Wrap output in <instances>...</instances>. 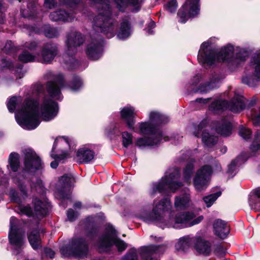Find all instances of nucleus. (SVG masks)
Returning <instances> with one entry per match:
<instances>
[{
    "label": "nucleus",
    "mask_w": 260,
    "mask_h": 260,
    "mask_svg": "<svg viewBox=\"0 0 260 260\" xmlns=\"http://www.w3.org/2000/svg\"><path fill=\"white\" fill-rule=\"evenodd\" d=\"M57 104L48 97H45L40 106L37 100L27 98L22 108L15 113L18 124L23 128L31 130L36 128L40 123V118L49 121L57 114Z\"/></svg>",
    "instance_id": "obj_1"
},
{
    "label": "nucleus",
    "mask_w": 260,
    "mask_h": 260,
    "mask_svg": "<svg viewBox=\"0 0 260 260\" xmlns=\"http://www.w3.org/2000/svg\"><path fill=\"white\" fill-rule=\"evenodd\" d=\"M249 55L248 51L239 46L229 44L216 53L211 46L209 41L202 43L199 50L198 59L203 66H210L216 62H226L238 64L245 61Z\"/></svg>",
    "instance_id": "obj_2"
},
{
    "label": "nucleus",
    "mask_w": 260,
    "mask_h": 260,
    "mask_svg": "<svg viewBox=\"0 0 260 260\" xmlns=\"http://www.w3.org/2000/svg\"><path fill=\"white\" fill-rule=\"evenodd\" d=\"M96 5L99 14L93 21V28L96 31L103 32L108 38L114 36L117 28V23L111 16V11L108 2L106 0H90Z\"/></svg>",
    "instance_id": "obj_3"
},
{
    "label": "nucleus",
    "mask_w": 260,
    "mask_h": 260,
    "mask_svg": "<svg viewBox=\"0 0 260 260\" xmlns=\"http://www.w3.org/2000/svg\"><path fill=\"white\" fill-rule=\"evenodd\" d=\"M180 176V171L177 168L169 169L166 175L159 181L152 183L149 190L151 196L157 192H161L167 189L175 192L183 184L178 181Z\"/></svg>",
    "instance_id": "obj_4"
},
{
    "label": "nucleus",
    "mask_w": 260,
    "mask_h": 260,
    "mask_svg": "<svg viewBox=\"0 0 260 260\" xmlns=\"http://www.w3.org/2000/svg\"><path fill=\"white\" fill-rule=\"evenodd\" d=\"M84 39L82 35L77 31H72L67 36L66 48L63 55V62L69 69L77 68L78 62L75 59L74 55L77 52V48L84 42Z\"/></svg>",
    "instance_id": "obj_5"
},
{
    "label": "nucleus",
    "mask_w": 260,
    "mask_h": 260,
    "mask_svg": "<svg viewBox=\"0 0 260 260\" xmlns=\"http://www.w3.org/2000/svg\"><path fill=\"white\" fill-rule=\"evenodd\" d=\"M171 208L172 204L170 199L166 198L155 204L152 213H149L146 210H143L139 217L147 223L159 221L164 218L166 213L171 209Z\"/></svg>",
    "instance_id": "obj_6"
},
{
    "label": "nucleus",
    "mask_w": 260,
    "mask_h": 260,
    "mask_svg": "<svg viewBox=\"0 0 260 260\" xmlns=\"http://www.w3.org/2000/svg\"><path fill=\"white\" fill-rule=\"evenodd\" d=\"M246 103L243 96L240 94L235 93L233 99L229 104L225 100H217L209 106V110L215 113L225 109H229L233 112L241 111L245 108Z\"/></svg>",
    "instance_id": "obj_7"
},
{
    "label": "nucleus",
    "mask_w": 260,
    "mask_h": 260,
    "mask_svg": "<svg viewBox=\"0 0 260 260\" xmlns=\"http://www.w3.org/2000/svg\"><path fill=\"white\" fill-rule=\"evenodd\" d=\"M75 180L72 174H65L58 180L55 196L61 200L63 204L66 200L71 199V191Z\"/></svg>",
    "instance_id": "obj_8"
},
{
    "label": "nucleus",
    "mask_w": 260,
    "mask_h": 260,
    "mask_svg": "<svg viewBox=\"0 0 260 260\" xmlns=\"http://www.w3.org/2000/svg\"><path fill=\"white\" fill-rule=\"evenodd\" d=\"M46 77L48 79H53L47 83V90L49 95L56 100L62 99L60 89L63 86V78L61 74L54 75L52 72L47 73Z\"/></svg>",
    "instance_id": "obj_9"
},
{
    "label": "nucleus",
    "mask_w": 260,
    "mask_h": 260,
    "mask_svg": "<svg viewBox=\"0 0 260 260\" xmlns=\"http://www.w3.org/2000/svg\"><path fill=\"white\" fill-rule=\"evenodd\" d=\"M34 212L32 211L30 206L19 205V210L21 213L27 215L28 217L36 216L38 218L45 216L48 210L49 204L46 202H44L38 199L34 200Z\"/></svg>",
    "instance_id": "obj_10"
},
{
    "label": "nucleus",
    "mask_w": 260,
    "mask_h": 260,
    "mask_svg": "<svg viewBox=\"0 0 260 260\" xmlns=\"http://www.w3.org/2000/svg\"><path fill=\"white\" fill-rule=\"evenodd\" d=\"M134 132L147 135L154 138H160L164 141L169 140L167 137L165 136L158 127L150 121L141 122L138 124V131L135 129Z\"/></svg>",
    "instance_id": "obj_11"
},
{
    "label": "nucleus",
    "mask_w": 260,
    "mask_h": 260,
    "mask_svg": "<svg viewBox=\"0 0 260 260\" xmlns=\"http://www.w3.org/2000/svg\"><path fill=\"white\" fill-rule=\"evenodd\" d=\"M207 121L204 120L197 126H194L192 134L196 137H201L203 143L208 147L213 146L217 142V138L207 132Z\"/></svg>",
    "instance_id": "obj_12"
},
{
    "label": "nucleus",
    "mask_w": 260,
    "mask_h": 260,
    "mask_svg": "<svg viewBox=\"0 0 260 260\" xmlns=\"http://www.w3.org/2000/svg\"><path fill=\"white\" fill-rule=\"evenodd\" d=\"M24 154V166L23 172L33 173L41 168V161L36 153L30 148L23 150Z\"/></svg>",
    "instance_id": "obj_13"
},
{
    "label": "nucleus",
    "mask_w": 260,
    "mask_h": 260,
    "mask_svg": "<svg viewBox=\"0 0 260 260\" xmlns=\"http://www.w3.org/2000/svg\"><path fill=\"white\" fill-rule=\"evenodd\" d=\"M199 11V0H187L178 13L180 21L185 23L188 19L197 16Z\"/></svg>",
    "instance_id": "obj_14"
},
{
    "label": "nucleus",
    "mask_w": 260,
    "mask_h": 260,
    "mask_svg": "<svg viewBox=\"0 0 260 260\" xmlns=\"http://www.w3.org/2000/svg\"><path fill=\"white\" fill-rule=\"evenodd\" d=\"M212 172L209 166H204L198 170L193 178V185L196 190L201 191L207 187Z\"/></svg>",
    "instance_id": "obj_15"
},
{
    "label": "nucleus",
    "mask_w": 260,
    "mask_h": 260,
    "mask_svg": "<svg viewBox=\"0 0 260 260\" xmlns=\"http://www.w3.org/2000/svg\"><path fill=\"white\" fill-rule=\"evenodd\" d=\"M8 240L9 244L15 247V249L20 252L25 243V229H9Z\"/></svg>",
    "instance_id": "obj_16"
},
{
    "label": "nucleus",
    "mask_w": 260,
    "mask_h": 260,
    "mask_svg": "<svg viewBox=\"0 0 260 260\" xmlns=\"http://www.w3.org/2000/svg\"><path fill=\"white\" fill-rule=\"evenodd\" d=\"M247 76L243 77L242 82L250 86H252V76L260 79V52L255 54L251 59L250 66L247 69Z\"/></svg>",
    "instance_id": "obj_17"
},
{
    "label": "nucleus",
    "mask_w": 260,
    "mask_h": 260,
    "mask_svg": "<svg viewBox=\"0 0 260 260\" xmlns=\"http://www.w3.org/2000/svg\"><path fill=\"white\" fill-rule=\"evenodd\" d=\"M13 181L21 191L22 198L19 197L18 193L14 190H12L10 191V196L12 201L17 203H20L22 202V199L26 196L27 189L25 184L26 179H24L22 175L19 174L13 177Z\"/></svg>",
    "instance_id": "obj_18"
},
{
    "label": "nucleus",
    "mask_w": 260,
    "mask_h": 260,
    "mask_svg": "<svg viewBox=\"0 0 260 260\" xmlns=\"http://www.w3.org/2000/svg\"><path fill=\"white\" fill-rule=\"evenodd\" d=\"M57 53V47L56 44L48 43L42 47L41 53H37L38 61L43 63H49Z\"/></svg>",
    "instance_id": "obj_19"
},
{
    "label": "nucleus",
    "mask_w": 260,
    "mask_h": 260,
    "mask_svg": "<svg viewBox=\"0 0 260 260\" xmlns=\"http://www.w3.org/2000/svg\"><path fill=\"white\" fill-rule=\"evenodd\" d=\"M86 52L91 59L95 60L100 58L103 53V40H92L87 46Z\"/></svg>",
    "instance_id": "obj_20"
},
{
    "label": "nucleus",
    "mask_w": 260,
    "mask_h": 260,
    "mask_svg": "<svg viewBox=\"0 0 260 260\" xmlns=\"http://www.w3.org/2000/svg\"><path fill=\"white\" fill-rule=\"evenodd\" d=\"M196 215L192 212H184L176 215L175 221L178 223L188 224L191 226L198 224L203 219V216L194 219Z\"/></svg>",
    "instance_id": "obj_21"
},
{
    "label": "nucleus",
    "mask_w": 260,
    "mask_h": 260,
    "mask_svg": "<svg viewBox=\"0 0 260 260\" xmlns=\"http://www.w3.org/2000/svg\"><path fill=\"white\" fill-rule=\"evenodd\" d=\"M193 247L199 253L206 256L211 252V243L199 235L193 237Z\"/></svg>",
    "instance_id": "obj_22"
},
{
    "label": "nucleus",
    "mask_w": 260,
    "mask_h": 260,
    "mask_svg": "<svg viewBox=\"0 0 260 260\" xmlns=\"http://www.w3.org/2000/svg\"><path fill=\"white\" fill-rule=\"evenodd\" d=\"M136 111L132 106H126L123 108L120 111L121 118L125 121L127 127L132 131H135V118Z\"/></svg>",
    "instance_id": "obj_23"
},
{
    "label": "nucleus",
    "mask_w": 260,
    "mask_h": 260,
    "mask_svg": "<svg viewBox=\"0 0 260 260\" xmlns=\"http://www.w3.org/2000/svg\"><path fill=\"white\" fill-rule=\"evenodd\" d=\"M72 244L73 247V254L81 256L85 255L88 251V244L85 239L79 237L73 240Z\"/></svg>",
    "instance_id": "obj_24"
},
{
    "label": "nucleus",
    "mask_w": 260,
    "mask_h": 260,
    "mask_svg": "<svg viewBox=\"0 0 260 260\" xmlns=\"http://www.w3.org/2000/svg\"><path fill=\"white\" fill-rule=\"evenodd\" d=\"M221 80V78L217 73L212 74L209 78V81L205 84H201L200 87L196 90L195 92H199L202 93H206L210 90L217 87L218 84Z\"/></svg>",
    "instance_id": "obj_25"
},
{
    "label": "nucleus",
    "mask_w": 260,
    "mask_h": 260,
    "mask_svg": "<svg viewBox=\"0 0 260 260\" xmlns=\"http://www.w3.org/2000/svg\"><path fill=\"white\" fill-rule=\"evenodd\" d=\"M76 157L79 163H88L94 158V152L88 146H84L78 150Z\"/></svg>",
    "instance_id": "obj_26"
},
{
    "label": "nucleus",
    "mask_w": 260,
    "mask_h": 260,
    "mask_svg": "<svg viewBox=\"0 0 260 260\" xmlns=\"http://www.w3.org/2000/svg\"><path fill=\"white\" fill-rule=\"evenodd\" d=\"M192 205L190 196L188 192L175 197L174 206L178 210H186Z\"/></svg>",
    "instance_id": "obj_27"
},
{
    "label": "nucleus",
    "mask_w": 260,
    "mask_h": 260,
    "mask_svg": "<svg viewBox=\"0 0 260 260\" xmlns=\"http://www.w3.org/2000/svg\"><path fill=\"white\" fill-rule=\"evenodd\" d=\"M50 19L54 21H72L74 19L75 16L73 13H67L66 11L59 10L50 13Z\"/></svg>",
    "instance_id": "obj_28"
},
{
    "label": "nucleus",
    "mask_w": 260,
    "mask_h": 260,
    "mask_svg": "<svg viewBox=\"0 0 260 260\" xmlns=\"http://www.w3.org/2000/svg\"><path fill=\"white\" fill-rule=\"evenodd\" d=\"M33 230L27 233V238L28 242L31 247L34 250H37L40 246L41 242V238L40 230L41 229H32ZM42 232H45L46 229H41Z\"/></svg>",
    "instance_id": "obj_29"
},
{
    "label": "nucleus",
    "mask_w": 260,
    "mask_h": 260,
    "mask_svg": "<svg viewBox=\"0 0 260 260\" xmlns=\"http://www.w3.org/2000/svg\"><path fill=\"white\" fill-rule=\"evenodd\" d=\"M164 141L160 138H154L151 137H139L135 141V145L139 148H143L146 146H157Z\"/></svg>",
    "instance_id": "obj_30"
},
{
    "label": "nucleus",
    "mask_w": 260,
    "mask_h": 260,
    "mask_svg": "<svg viewBox=\"0 0 260 260\" xmlns=\"http://www.w3.org/2000/svg\"><path fill=\"white\" fill-rule=\"evenodd\" d=\"M113 1L120 11H124L129 4L135 7L137 11L139 9L144 0H113Z\"/></svg>",
    "instance_id": "obj_31"
},
{
    "label": "nucleus",
    "mask_w": 260,
    "mask_h": 260,
    "mask_svg": "<svg viewBox=\"0 0 260 260\" xmlns=\"http://www.w3.org/2000/svg\"><path fill=\"white\" fill-rule=\"evenodd\" d=\"M192 245H193V237L186 236L181 238L175 247L177 251L186 252Z\"/></svg>",
    "instance_id": "obj_32"
},
{
    "label": "nucleus",
    "mask_w": 260,
    "mask_h": 260,
    "mask_svg": "<svg viewBox=\"0 0 260 260\" xmlns=\"http://www.w3.org/2000/svg\"><path fill=\"white\" fill-rule=\"evenodd\" d=\"M149 121L158 127L159 124H165L169 121V118L157 111H151L149 113Z\"/></svg>",
    "instance_id": "obj_33"
},
{
    "label": "nucleus",
    "mask_w": 260,
    "mask_h": 260,
    "mask_svg": "<svg viewBox=\"0 0 260 260\" xmlns=\"http://www.w3.org/2000/svg\"><path fill=\"white\" fill-rule=\"evenodd\" d=\"M143 248V252H149L151 254H163L167 248V244L160 245L151 244L148 246H143L141 247Z\"/></svg>",
    "instance_id": "obj_34"
},
{
    "label": "nucleus",
    "mask_w": 260,
    "mask_h": 260,
    "mask_svg": "<svg viewBox=\"0 0 260 260\" xmlns=\"http://www.w3.org/2000/svg\"><path fill=\"white\" fill-rule=\"evenodd\" d=\"M72 143L69 141L68 138L64 137H59L57 138L55 141L52 148V153L51 156L53 158L55 159H60L59 156L57 155L54 154L53 152L56 149V147L59 145L60 146H68L71 149Z\"/></svg>",
    "instance_id": "obj_35"
},
{
    "label": "nucleus",
    "mask_w": 260,
    "mask_h": 260,
    "mask_svg": "<svg viewBox=\"0 0 260 260\" xmlns=\"http://www.w3.org/2000/svg\"><path fill=\"white\" fill-rule=\"evenodd\" d=\"M131 26L127 20L121 22L119 30L117 33V37L119 39H125L129 37L131 34Z\"/></svg>",
    "instance_id": "obj_36"
},
{
    "label": "nucleus",
    "mask_w": 260,
    "mask_h": 260,
    "mask_svg": "<svg viewBox=\"0 0 260 260\" xmlns=\"http://www.w3.org/2000/svg\"><path fill=\"white\" fill-rule=\"evenodd\" d=\"M32 31L38 34L44 33L46 37L50 38L55 37L58 35V32L56 29L52 28L47 25L43 26L41 29L33 28Z\"/></svg>",
    "instance_id": "obj_37"
},
{
    "label": "nucleus",
    "mask_w": 260,
    "mask_h": 260,
    "mask_svg": "<svg viewBox=\"0 0 260 260\" xmlns=\"http://www.w3.org/2000/svg\"><path fill=\"white\" fill-rule=\"evenodd\" d=\"M19 154L16 152H12L9 155L8 167V168H10L14 172H17L19 168Z\"/></svg>",
    "instance_id": "obj_38"
},
{
    "label": "nucleus",
    "mask_w": 260,
    "mask_h": 260,
    "mask_svg": "<svg viewBox=\"0 0 260 260\" xmlns=\"http://www.w3.org/2000/svg\"><path fill=\"white\" fill-rule=\"evenodd\" d=\"M255 197H251L249 200V204L252 209L256 211L260 210V188L253 190Z\"/></svg>",
    "instance_id": "obj_39"
},
{
    "label": "nucleus",
    "mask_w": 260,
    "mask_h": 260,
    "mask_svg": "<svg viewBox=\"0 0 260 260\" xmlns=\"http://www.w3.org/2000/svg\"><path fill=\"white\" fill-rule=\"evenodd\" d=\"M115 239L109 234L103 235L100 240V247L110 248L114 244Z\"/></svg>",
    "instance_id": "obj_40"
},
{
    "label": "nucleus",
    "mask_w": 260,
    "mask_h": 260,
    "mask_svg": "<svg viewBox=\"0 0 260 260\" xmlns=\"http://www.w3.org/2000/svg\"><path fill=\"white\" fill-rule=\"evenodd\" d=\"M194 170V166L192 162H188L183 170V177L185 183L189 184Z\"/></svg>",
    "instance_id": "obj_41"
},
{
    "label": "nucleus",
    "mask_w": 260,
    "mask_h": 260,
    "mask_svg": "<svg viewBox=\"0 0 260 260\" xmlns=\"http://www.w3.org/2000/svg\"><path fill=\"white\" fill-rule=\"evenodd\" d=\"M232 124L230 121H225L223 123L221 126L217 128V133L224 136L227 137L231 134Z\"/></svg>",
    "instance_id": "obj_42"
},
{
    "label": "nucleus",
    "mask_w": 260,
    "mask_h": 260,
    "mask_svg": "<svg viewBox=\"0 0 260 260\" xmlns=\"http://www.w3.org/2000/svg\"><path fill=\"white\" fill-rule=\"evenodd\" d=\"M19 59L25 63L38 61V55L37 53L35 55L32 54L27 50H24L19 55Z\"/></svg>",
    "instance_id": "obj_43"
},
{
    "label": "nucleus",
    "mask_w": 260,
    "mask_h": 260,
    "mask_svg": "<svg viewBox=\"0 0 260 260\" xmlns=\"http://www.w3.org/2000/svg\"><path fill=\"white\" fill-rule=\"evenodd\" d=\"M250 152L252 155L258 153L260 151V133L256 132L254 136V139L250 147Z\"/></svg>",
    "instance_id": "obj_44"
},
{
    "label": "nucleus",
    "mask_w": 260,
    "mask_h": 260,
    "mask_svg": "<svg viewBox=\"0 0 260 260\" xmlns=\"http://www.w3.org/2000/svg\"><path fill=\"white\" fill-rule=\"evenodd\" d=\"M122 144L124 147L127 148L133 143V135L127 131L121 133Z\"/></svg>",
    "instance_id": "obj_45"
},
{
    "label": "nucleus",
    "mask_w": 260,
    "mask_h": 260,
    "mask_svg": "<svg viewBox=\"0 0 260 260\" xmlns=\"http://www.w3.org/2000/svg\"><path fill=\"white\" fill-rule=\"evenodd\" d=\"M36 7V2H29L27 5V10H21L22 15L25 17L34 16L35 10L34 8Z\"/></svg>",
    "instance_id": "obj_46"
},
{
    "label": "nucleus",
    "mask_w": 260,
    "mask_h": 260,
    "mask_svg": "<svg viewBox=\"0 0 260 260\" xmlns=\"http://www.w3.org/2000/svg\"><path fill=\"white\" fill-rule=\"evenodd\" d=\"M221 194V191H218L216 193L206 196L203 198L204 201L207 207H210L217 200V199L220 196Z\"/></svg>",
    "instance_id": "obj_47"
},
{
    "label": "nucleus",
    "mask_w": 260,
    "mask_h": 260,
    "mask_svg": "<svg viewBox=\"0 0 260 260\" xmlns=\"http://www.w3.org/2000/svg\"><path fill=\"white\" fill-rule=\"evenodd\" d=\"M22 101L20 96H13L11 98L7 104V107L10 112H13L16 108V106L18 103Z\"/></svg>",
    "instance_id": "obj_48"
},
{
    "label": "nucleus",
    "mask_w": 260,
    "mask_h": 260,
    "mask_svg": "<svg viewBox=\"0 0 260 260\" xmlns=\"http://www.w3.org/2000/svg\"><path fill=\"white\" fill-rule=\"evenodd\" d=\"M230 232V229H213L214 234L222 240L226 239Z\"/></svg>",
    "instance_id": "obj_49"
},
{
    "label": "nucleus",
    "mask_w": 260,
    "mask_h": 260,
    "mask_svg": "<svg viewBox=\"0 0 260 260\" xmlns=\"http://www.w3.org/2000/svg\"><path fill=\"white\" fill-rule=\"evenodd\" d=\"M81 0H59L60 4L67 8L75 11Z\"/></svg>",
    "instance_id": "obj_50"
},
{
    "label": "nucleus",
    "mask_w": 260,
    "mask_h": 260,
    "mask_svg": "<svg viewBox=\"0 0 260 260\" xmlns=\"http://www.w3.org/2000/svg\"><path fill=\"white\" fill-rule=\"evenodd\" d=\"M241 159V158L240 157H238L236 159L232 161L231 164L228 166V173H229L230 175L233 176L235 175L237 166L241 164L240 162Z\"/></svg>",
    "instance_id": "obj_51"
},
{
    "label": "nucleus",
    "mask_w": 260,
    "mask_h": 260,
    "mask_svg": "<svg viewBox=\"0 0 260 260\" xmlns=\"http://www.w3.org/2000/svg\"><path fill=\"white\" fill-rule=\"evenodd\" d=\"M122 260H138L136 249L135 247L130 248L123 257Z\"/></svg>",
    "instance_id": "obj_52"
},
{
    "label": "nucleus",
    "mask_w": 260,
    "mask_h": 260,
    "mask_svg": "<svg viewBox=\"0 0 260 260\" xmlns=\"http://www.w3.org/2000/svg\"><path fill=\"white\" fill-rule=\"evenodd\" d=\"M70 86L71 89L73 91H77L82 86V81L78 77H75Z\"/></svg>",
    "instance_id": "obj_53"
},
{
    "label": "nucleus",
    "mask_w": 260,
    "mask_h": 260,
    "mask_svg": "<svg viewBox=\"0 0 260 260\" xmlns=\"http://www.w3.org/2000/svg\"><path fill=\"white\" fill-rule=\"evenodd\" d=\"M239 134L244 139L248 140L250 138L251 132L250 129L241 126L239 127Z\"/></svg>",
    "instance_id": "obj_54"
},
{
    "label": "nucleus",
    "mask_w": 260,
    "mask_h": 260,
    "mask_svg": "<svg viewBox=\"0 0 260 260\" xmlns=\"http://www.w3.org/2000/svg\"><path fill=\"white\" fill-rule=\"evenodd\" d=\"M117 248L118 251L121 252L124 251L127 247V244L123 240L115 239L114 244Z\"/></svg>",
    "instance_id": "obj_55"
},
{
    "label": "nucleus",
    "mask_w": 260,
    "mask_h": 260,
    "mask_svg": "<svg viewBox=\"0 0 260 260\" xmlns=\"http://www.w3.org/2000/svg\"><path fill=\"white\" fill-rule=\"evenodd\" d=\"M85 236L91 240H93L98 235L99 229H85Z\"/></svg>",
    "instance_id": "obj_56"
},
{
    "label": "nucleus",
    "mask_w": 260,
    "mask_h": 260,
    "mask_svg": "<svg viewBox=\"0 0 260 260\" xmlns=\"http://www.w3.org/2000/svg\"><path fill=\"white\" fill-rule=\"evenodd\" d=\"M140 255L142 260H157L155 257L152 256V254L149 252H143V248L140 247Z\"/></svg>",
    "instance_id": "obj_57"
},
{
    "label": "nucleus",
    "mask_w": 260,
    "mask_h": 260,
    "mask_svg": "<svg viewBox=\"0 0 260 260\" xmlns=\"http://www.w3.org/2000/svg\"><path fill=\"white\" fill-rule=\"evenodd\" d=\"M177 6V1L176 0H172L167 3L166 9L170 13H174L176 11Z\"/></svg>",
    "instance_id": "obj_58"
},
{
    "label": "nucleus",
    "mask_w": 260,
    "mask_h": 260,
    "mask_svg": "<svg viewBox=\"0 0 260 260\" xmlns=\"http://www.w3.org/2000/svg\"><path fill=\"white\" fill-rule=\"evenodd\" d=\"M78 215V212L77 211L75 212L72 209H69L67 212L68 219L70 221H74Z\"/></svg>",
    "instance_id": "obj_59"
},
{
    "label": "nucleus",
    "mask_w": 260,
    "mask_h": 260,
    "mask_svg": "<svg viewBox=\"0 0 260 260\" xmlns=\"http://www.w3.org/2000/svg\"><path fill=\"white\" fill-rule=\"evenodd\" d=\"M228 226L229 227L230 225L228 224L227 222L219 219H216L213 223V228H225Z\"/></svg>",
    "instance_id": "obj_60"
},
{
    "label": "nucleus",
    "mask_w": 260,
    "mask_h": 260,
    "mask_svg": "<svg viewBox=\"0 0 260 260\" xmlns=\"http://www.w3.org/2000/svg\"><path fill=\"white\" fill-rule=\"evenodd\" d=\"M60 251L63 255H69L71 253L73 254V247L72 244L71 245L62 247Z\"/></svg>",
    "instance_id": "obj_61"
},
{
    "label": "nucleus",
    "mask_w": 260,
    "mask_h": 260,
    "mask_svg": "<svg viewBox=\"0 0 260 260\" xmlns=\"http://www.w3.org/2000/svg\"><path fill=\"white\" fill-rule=\"evenodd\" d=\"M22 222L15 217H12L10 220V228H18L22 225Z\"/></svg>",
    "instance_id": "obj_62"
},
{
    "label": "nucleus",
    "mask_w": 260,
    "mask_h": 260,
    "mask_svg": "<svg viewBox=\"0 0 260 260\" xmlns=\"http://www.w3.org/2000/svg\"><path fill=\"white\" fill-rule=\"evenodd\" d=\"M57 5L55 0H44V7L45 8L52 9Z\"/></svg>",
    "instance_id": "obj_63"
},
{
    "label": "nucleus",
    "mask_w": 260,
    "mask_h": 260,
    "mask_svg": "<svg viewBox=\"0 0 260 260\" xmlns=\"http://www.w3.org/2000/svg\"><path fill=\"white\" fill-rule=\"evenodd\" d=\"M25 47L29 49L30 51L35 50L38 46V43L37 42H28L25 43Z\"/></svg>",
    "instance_id": "obj_64"
}]
</instances>
